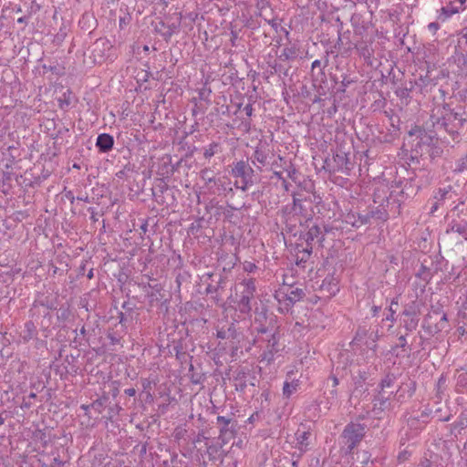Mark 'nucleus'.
I'll return each mask as SVG.
<instances>
[{
  "label": "nucleus",
  "instance_id": "f257e3e1",
  "mask_svg": "<svg viewBox=\"0 0 467 467\" xmlns=\"http://www.w3.org/2000/svg\"><path fill=\"white\" fill-rule=\"evenodd\" d=\"M364 435V428L360 424L348 425L344 431L343 438L349 450H352Z\"/></svg>",
  "mask_w": 467,
  "mask_h": 467
},
{
  "label": "nucleus",
  "instance_id": "f03ea898",
  "mask_svg": "<svg viewBox=\"0 0 467 467\" xmlns=\"http://www.w3.org/2000/svg\"><path fill=\"white\" fill-rule=\"evenodd\" d=\"M339 281L335 275H330L325 277L320 285V289L328 294V296H336L339 291Z\"/></svg>",
  "mask_w": 467,
  "mask_h": 467
},
{
  "label": "nucleus",
  "instance_id": "7ed1b4c3",
  "mask_svg": "<svg viewBox=\"0 0 467 467\" xmlns=\"http://www.w3.org/2000/svg\"><path fill=\"white\" fill-rule=\"evenodd\" d=\"M466 0H453L450 2L446 6L442 7V14L440 16V19L445 20L452 15L464 9V4Z\"/></svg>",
  "mask_w": 467,
  "mask_h": 467
},
{
  "label": "nucleus",
  "instance_id": "20e7f679",
  "mask_svg": "<svg viewBox=\"0 0 467 467\" xmlns=\"http://www.w3.org/2000/svg\"><path fill=\"white\" fill-rule=\"evenodd\" d=\"M234 177L241 178L244 185L241 187L243 191L246 190L247 177L249 175L248 169L244 161H238L232 170Z\"/></svg>",
  "mask_w": 467,
  "mask_h": 467
},
{
  "label": "nucleus",
  "instance_id": "39448f33",
  "mask_svg": "<svg viewBox=\"0 0 467 467\" xmlns=\"http://www.w3.org/2000/svg\"><path fill=\"white\" fill-rule=\"evenodd\" d=\"M114 144L113 137L107 133L99 134L97 138L96 146L102 152H107L112 149Z\"/></svg>",
  "mask_w": 467,
  "mask_h": 467
},
{
  "label": "nucleus",
  "instance_id": "423d86ee",
  "mask_svg": "<svg viewBox=\"0 0 467 467\" xmlns=\"http://www.w3.org/2000/svg\"><path fill=\"white\" fill-rule=\"evenodd\" d=\"M447 234H458L462 239L467 240V223L466 222H452L447 231Z\"/></svg>",
  "mask_w": 467,
  "mask_h": 467
},
{
  "label": "nucleus",
  "instance_id": "0eeeda50",
  "mask_svg": "<svg viewBox=\"0 0 467 467\" xmlns=\"http://www.w3.org/2000/svg\"><path fill=\"white\" fill-rule=\"evenodd\" d=\"M324 231L327 232V229L324 227V230L317 225H313L309 228L306 234V242H314L317 241L322 243L324 240Z\"/></svg>",
  "mask_w": 467,
  "mask_h": 467
},
{
  "label": "nucleus",
  "instance_id": "6e6552de",
  "mask_svg": "<svg viewBox=\"0 0 467 467\" xmlns=\"http://www.w3.org/2000/svg\"><path fill=\"white\" fill-rule=\"evenodd\" d=\"M448 198H452L451 186H447L445 188L439 189L437 193L434 195V199L436 200V202L432 207V212L437 210L439 204Z\"/></svg>",
  "mask_w": 467,
  "mask_h": 467
},
{
  "label": "nucleus",
  "instance_id": "1a4fd4ad",
  "mask_svg": "<svg viewBox=\"0 0 467 467\" xmlns=\"http://www.w3.org/2000/svg\"><path fill=\"white\" fill-rule=\"evenodd\" d=\"M298 386V380H293L292 382H285L283 387L284 396L289 398L293 393H295L297 390Z\"/></svg>",
  "mask_w": 467,
  "mask_h": 467
},
{
  "label": "nucleus",
  "instance_id": "9d476101",
  "mask_svg": "<svg viewBox=\"0 0 467 467\" xmlns=\"http://www.w3.org/2000/svg\"><path fill=\"white\" fill-rule=\"evenodd\" d=\"M346 223L354 227H359L367 223V219L364 216H358V219H355L354 214H348L346 217Z\"/></svg>",
  "mask_w": 467,
  "mask_h": 467
},
{
  "label": "nucleus",
  "instance_id": "9b49d317",
  "mask_svg": "<svg viewBox=\"0 0 467 467\" xmlns=\"http://www.w3.org/2000/svg\"><path fill=\"white\" fill-rule=\"evenodd\" d=\"M302 296L303 291L301 289L296 288L291 290L287 298L290 302H296L302 297Z\"/></svg>",
  "mask_w": 467,
  "mask_h": 467
},
{
  "label": "nucleus",
  "instance_id": "f8f14e48",
  "mask_svg": "<svg viewBox=\"0 0 467 467\" xmlns=\"http://www.w3.org/2000/svg\"><path fill=\"white\" fill-rule=\"evenodd\" d=\"M239 306L242 312L250 311V296H244L240 301Z\"/></svg>",
  "mask_w": 467,
  "mask_h": 467
},
{
  "label": "nucleus",
  "instance_id": "ddd939ff",
  "mask_svg": "<svg viewBox=\"0 0 467 467\" xmlns=\"http://www.w3.org/2000/svg\"><path fill=\"white\" fill-rule=\"evenodd\" d=\"M457 385L462 389H467V372H462L458 376Z\"/></svg>",
  "mask_w": 467,
  "mask_h": 467
},
{
  "label": "nucleus",
  "instance_id": "4468645a",
  "mask_svg": "<svg viewBox=\"0 0 467 467\" xmlns=\"http://www.w3.org/2000/svg\"><path fill=\"white\" fill-rule=\"evenodd\" d=\"M419 318L418 317H410V320L405 321V327L407 330L412 331L416 329L418 326Z\"/></svg>",
  "mask_w": 467,
  "mask_h": 467
},
{
  "label": "nucleus",
  "instance_id": "2eb2a0df",
  "mask_svg": "<svg viewBox=\"0 0 467 467\" xmlns=\"http://www.w3.org/2000/svg\"><path fill=\"white\" fill-rule=\"evenodd\" d=\"M296 437H297V438H296V439H297V441H299V443H300L302 446L306 445L304 441H305L306 440H307V439H308V437H309V432L305 431H297V433H296Z\"/></svg>",
  "mask_w": 467,
  "mask_h": 467
},
{
  "label": "nucleus",
  "instance_id": "dca6fc26",
  "mask_svg": "<svg viewBox=\"0 0 467 467\" xmlns=\"http://www.w3.org/2000/svg\"><path fill=\"white\" fill-rule=\"evenodd\" d=\"M459 323H462L463 325L467 324V308L462 309L458 314Z\"/></svg>",
  "mask_w": 467,
  "mask_h": 467
},
{
  "label": "nucleus",
  "instance_id": "f3484780",
  "mask_svg": "<svg viewBox=\"0 0 467 467\" xmlns=\"http://www.w3.org/2000/svg\"><path fill=\"white\" fill-rule=\"evenodd\" d=\"M378 403H379V409L384 410L387 407L388 400H387V399L384 400L383 397H378L375 400L374 406L377 407Z\"/></svg>",
  "mask_w": 467,
  "mask_h": 467
},
{
  "label": "nucleus",
  "instance_id": "a211bd4d",
  "mask_svg": "<svg viewBox=\"0 0 467 467\" xmlns=\"http://www.w3.org/2000/svg\"><path fill=\"white\" fill-rule=\"evenodd\" d=\"M215 147H216V145H210V147L208 149H206L204 151V157L207 159L213 157L215 154V150H214Z\"/></svg>",
  "mask_w": 467,
  "mask_h": 467
},
{
  "label": "nucleus",
  "instance_id": "6ab92c4d",
  "mask_svg": "<svg viewBox=\"0 0 467 467\" xmlns=\"http://www.w3.org/2000/svg\"><path fill=\"white\" fill-rule=\"evenodd\" d=\"M358 457L361 458L363 464H367L370 460V454L368 451H362Z\"/></svg>",
  "mask_w": 467,
  "mask_h": 467
},
{
  "label": "nucleus",
  "instance_id": "aec40b11",
  "mask_svg": "<svg viewBox=\"0 0 467 467\" xmlns=\"http://www.w3.org/2000/svg\"><path fill=\"white\" fill-rule=\"evenodd\" d=\"M403 315L410 317H417V312L415 309H406L404 310Z\"/></svg>",
  "mask_w": 467,
  "mask_h": 467
},
{
  "label": "nucleus",
  "instance_id": "412c9836",
  "mask_svg": "<svg viewBox=\"0 0 467 467\" xmlns=\"http://www.w3.org/2000/svg\"><path fill=\"white\" fill-rule=\"evenodd\" d=\"M217 421L218 422H222V423H223L225 425H228L229 422H230V420L227 418L223 417V416H218L217 417Z\"/></svg>",
  "mask_w": 467,
  "mask_h": 467
},
{
  "label": "nucleus",
  "instance_id": "4be33fe9",
  "mask_svg": "<svg viewBox=\"0 0 467 467\" xmlns=\"http://www.w3.org/2000/svg\"><path fill=\"white\" fill-rule=\"evenodd\" d=\"M125 393L130 397H133L136 394V390L132 388L127 389H125Z\"/></svg>",
  "mask_w": 467,
  "mask_h": 467
},
{
  "label": "nucleus",
  "instance_id": "5701e85b",
  "mask_svg": "<svg viewBox=\"0 0 467 467\" xmlns=\"http://www.w3.org/2000/svg\"><path fill=\"white\" fill-rule=\"evenodd\" d=\"M457 333L459 334V336H463L466 333L465 328L462 326L459 327L457 328Z\"/></svg>",
  "mask_w": 467,
  "mask_h": 467
},
{
  "label": "nucleus",
  "instance_id": "b1692460",
  "mask_svg": "<svg viewBox=\"0 0 467 467\" xmlns=\"http://www.w3.org/2000/svg\"><path fill=\"white\" fill-rule=\"evenodd\" d=\"M437 27H438V26L434 22L430 23L429 26H428V29H437Z\"/></svg>",
  "mask_w": 467,
  "mask_h": 467
},
{
  "label": "nucleus",
  "instance_id": "393cba45",
  "mask_svg": "<svg viewBox=\"0 0 467 467\" xmlns=\"http://www.w3.org/2000/svg\"><path fill=\"white\" fill-rule=\"evenodd\" d=\"M389 312L391 314V322L393 323L394 322V314H395V311L392 309V307L390 306L389 307Z\"/></svg>",
  "mask_w": 467,
  "mask_h": 467
},
{
  "label": "nucleus",
  "instance_id": "a878e982",
  "mask_svg": "<svg viewBox=\"0 0 467 467\" xmlns=\"http://www.w3.org/2000/svg\"><path fill=\"white\" fill-rule=\"evenodd\" d=\"M81 408H82L84 410L88 411V410L89 406H88V405H82V406H81Z\"/></svg>",
  "mask_w": 467,
  "mask_h": 467
},
{
  "label": "nucleus",
  "instance_id": "bb28decb",
  "mask_svg": "<svg viewBox=\"0 0 467 467\" xmlns=\"http://www.w3.org/2000/svg\"><path fill=\"white\" fill-rule=\"evenodd\" d=\"M317 64H319L318 60H315L312 64V67H315L316 66H317Z\"/></svg>",
  "mask_w": 467,
  "mask_h": 467
},
{
  "label": "nucleus",
  "instance_id": "cd10ccee",
  "mask_svg": "<svg viewBox=\"0 0 467 467\" xmlns=\"http://www.w3.org/2000/svg\"><path fill=\"white\" fill-rule=\"evenodd\" d=\"M441 320L442 321H446L447 320V316L445 314L442 316Z\"/></svg>",
  "mask_w": 467,
  "mask_h": 467
},
{
  "label": "nucleus",
  "instance_id": "c85d7f7f",
  "mask_svg": "<svg viewBox=\"0 0 467 467\" xmlns=\"http://www.w3.org/2000/svg\"><path fill=\"white\" fill-rule=\"evenodd\" d=\"M386 319H387V320H390V321H391V314H390L389 317H387V318H386Z\"/></svg>",
  "mask_w": 467,
  "mask_h": 467
},
{
  "label": "nucleus",
  "instance_id": "c756f323",
  "mask_svg": "<svg viewBox=\"0 0 467 467\" xmlns=\"http://www.w3.org/2000/svg\"><path fill=\"white\" fill-rule=\"evenodd\" d=\"M99 42H97V43H96V47H95V49H94V50H96V49L99 47Z\"/></svg>",
  "mask_w": 467,
  "mask_h": 467
},
{
  "label": "nucleus",
  "instance_id": "7c9ffc66",
  "mask_svg": "<svg viewBox=\"0 0 467 467\" xmlns=\"http://www.w3.org/2000/svg\"><path fill=\"white\" fill-rule=\"evenodd\" d=\"M64 102H62V100H60V107L63 108L64 107Z\"/></svg>",
  "mask_w": 467,
  "mask_h": 467
},
{
  "label": "nucleus",
  "instance_id": "2f4dec72",
  "mask_svg": "<svg viewBox=\"0 0 467 467\" xmlns=\"http://www.w3.org/2000/svg\"><path fill=\"white\" fill-rule=\"evenodd\" d=\"M391 304H392V305H393V304H396V305H397V304H398V301L393 300Z\"/></svg>",
  "mask_w": 467,
  "mask_h": 467
},
{
  "label": "nucleus",
  "instance_id": "473e14b6",
  "mask_svg": "<svg viewBox=\"0 0 467 467\" xmlns=\"http://www.w3.org/2000/svg\"><path fill=\"white\" fill-rule=\"evenodd\" d=\"M451 115H452V113H451ZM453 117L456 119V117H457V113H454V114H453Z\"/></svg>",
  "mask_w": 467,
  "mask_h": 467
},
{
  "label": "nucleus",
  "instance_id": "72a5a7b5",
  "mask_svg": "<svg viewBox=\"0 0 467 467\" xmlns=\"http://www.w3.org/2000/svg\"><path fill=\"white\" fill-rule=\"evenodd\" d=\"M466 38H467V34H466Z\"/></svg>",
  "mask_w": 467,
  "mask_h": 467
}]
</instances>
